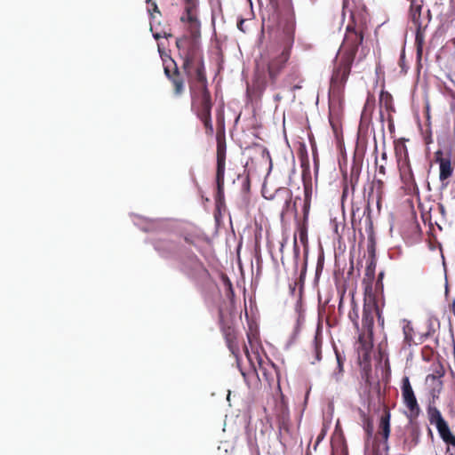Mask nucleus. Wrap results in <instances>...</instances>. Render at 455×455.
Masks as SVG:
<instances>
[{
    "label": "nucleus",
    "instance_id": "nucleus-1",
    "mask_svg": "<svg viewBox=\"0 0 455 455\" xmlns=\"http://www.w3.org/2000/svg\"><path fill=\"white\" fill-rule=\"evenodd\" d=\"M179 56L182 60L181 73L176 61L171 57L163 58L164 73L172 84L175 97H180L186 91L185 76L188 78L189 90L208 86L204 53L200 45L187 36L176 39Z\"/></svg>",
    "mask_w": 455,
    "mask_h": 455
},
{
    "label": "nucleus",
    "instance_id": "nucleus-2",
    "mask_svg": "<svg viewBox=\"0 0 455 455\" xmlns=\"http://www.w3.org/2000/svg\"><path fill=\"white\" fill-rule=\"evenodd\" d=\"M363 41V29L362 27H347L345 37L339 49V58L336 63L330 82V91L333 94H340L347 84L355 59L358 47Z\"/></svg>",
    "mask_w": 455,
    "mask_h": 455
},
{
    "label": "nucleus",
    "instance_id": "nucleus-3",
    "mask_svg": "<svg viewBox=\"0 0 455 455\" xmlns=\"http://www.w3.org/2000/svg\"><path fill=\"white\" fill-rule=\"evenodd\" d=\"M443 370L440 369L427 376V381H432L435 386L432 390L433 400L427 405V413L429 423L435 426L441 439L447 445L446 454L455 455V435L451 433L447 421L443 419L440 410L435 405V400L438 398V395L435 393V391L439 393L442 389L443 382L440 379L443 376Z\"/></svg>",
    "mask_w": 455,
    "mask_h": 455
},
{
    "label": "nucleus",
    "instance_id": "nucleus-4",
    "mask_svg": "<svg viewBox=\"0 0 455 455\" xmlns=\"http://www.w3.org/2000/svg\"><path fill=\"white\" fill-rule=\"evenodd\" d=\"M191 96V110L202 121L205 133L212 136L214 132L212 121V100L208 86L189 90Z\"/></svg>",
    "mask_w": 455,
    "mask_h": 455
},
{
    "label": "nucleus",
    "instance_id": "nucleus-5",
    "mask_svg": "<svg viewBox=\"0 0 455 455\" xmlns=\"http://www.w3.org/2000/svg\"><path fill=\"white\" fill-rule=\"evenodd\" d=\"M295 22L289 20L283 28L285 44L280 54L273 58L267 64V75L271 84H275L282 70L291 56V49L294 42Z\"/></svg>",
    "mask_w": 455,
    "mask_h": 455
},
{
    "label": "nucleus",
    "instance_id": "nucleus-6",
    "mask_svg": "<svg viewBox=\"0 0 455 455\" xmlns=\"http://www.w3.org/2000/svg\"><path fill=\"white\" fill-rule=\"evenodd\" d=\"M278 389L281 391L279 383ZM274 412L277 419L280 436L290 435L291 427L290 411L286 398L282 392H280L279 398L275 401Z\"/></svg>",
    "mask_w": 455,
    "mask_h": 455
},
{
    "label": "nucleus",
    "instance_id": "nucleus-7",
    "mask_svg": "<svg viewBox=\"0 0 455 455\" xmlns=\"http://www.w3.org/2000/svg\"><path fill=\"white\" fill-rule=\"evenodd\" d=\"M368 259L366 262L365 274L363 279L365 295L371 296L372 292V282L375 277L377 265L376 243L373 238H370L367 243Z\"/></svg>",
    "mask_w": 455,
    "mask_h": 455
},
{
    "label": "nucleus",
    "instance_id": "nucleus-8",
    "mask_svg": "<svg viewBox=\"0 0 455 455\" xmlns=\"http://www.w3.org/2000/svg\"><path fill=\"white\" fill-rule=\"evenodd\" d=\"M402 397L403 402L408 409V419H417L421 412L416 395L411 385L409 377L405 376L402 379Z\"/></svg>",
    "mask_w": 455,
    "mask_h": 455
},
{
    "label": "nucleus",
    "instance_id": "nucleus-9",
    "mask_svg": "<svg viewBox=\"0 0 455 455\" xmlns=\"http://www.w3.org/2000/svg\"><path fill=\"white\" fill-rule=\"evenodd\" d=\"M421 429L417 419H409L403 435V451H411L420 443Z\"/></svg>",
    "mask_w": 455,
    "mask_h": 455
},
{
    "label": "nucleus",
    "instance_id": "nucleus-10",
    "mask_svg": "<svg viewBox=\"0 0 455 455\" xmlns=\"http://www.w3.org/2000/svg\"><path fill=\"white\" fill-rule=\"evenodd\" d=\"M216 173L225 174L227 143L224 127L218 128L216 132Z\"/></svg>",
    "mask_w": 455,
    "mask_h": 455
},
{
    "label": "nucleus",
    "instance_id": "nucleus-11",
    "mask_svg": "<svg viewBox=\"0 0 455 455\" xmlns=\"http://www.w3.org/2000/svg\"><path fill=\"white\" fill-rule=\"evenodd\" d=\"M220 324L221 332L224 336L228 349L232 355L237 357L240 352V348L238 344L237 331L235 327L231 322L224 320L220 321Z\"/></svg>",
    "mask_w": 455,
    "mask_h": 455
},
{
    "label": "nucleus",
    "instance_id": "nucleus-12",
    "mask_svg": "<svg viewBox=\"0 0 455 455\" xmlns=\"http://www.w3.org/2000/svg\"><path fill=\"white\" fill-rule=\"evenodd\" d=\"M391 413L387 407L384 408L383 413L380 417L378 431L376 437L379 438L383 442L384 449L388 450L387 441L390 435L391 426H390Z\"/></svg>",
    "mask_w": 455,
    "mask_h": 455
},
{
    "label": "nucleus",
    "instance_id": "nucleus-13",
    "mask_svg": "<svg viewBox=\"0 0 455 455\" xmlns=\"http://www.w3.org/2000/svg\"><path fill=\"white\" fill-rule=\"evenodd\" d=\"M374 315H377L378 318H380V311L376 302H373L371 305L365 302L363 305L362 323L370 336H372Z\"/></svg>",
    "mask_w": 455,
    "mask_h": 455
},
{
    "label": "nucleus",
    "instance_id": "nucleus-14",
    "mask_svg": "<svg viewBox=\"0 0 455 455\" xmlns=\"http://www.w3.org/2000/svg\"><path fill=\"white\" fill-rule=\"evenodd\" d=\"M435 162L439 164L440 172L439 179L443 182L444 187L447 186V182L444 183L453 173V166L449 156L444 157L442 150H437L435 153Z\"/></svg>",
    "mask_w": 455,
    "mask_h": 455
},
{
    "label": "nucleus",
    "instance_id": "nucleus-15",
    "mask_svg": "<svg viewBox=\"0 0 455 455\" xmlns=\"http://www.w3.org/2000/svg\"><path fill=\"white\" fill-rule=\"evenodd\" d=\"M398 168L403 183L408 187L414 185L415 179L411 170V166L410 164L407 152L405 153L403 158L398 159Z\"/></svg>",
    "mask_w": 455,
    "mask_h": 455
},
{
    "label": "nucleus",
    "instance_id": "nucleus-16",
    "mask_svg": "<svg viewBox=\"0 0 455 455\" xmlns=\"http://www.w3.org/2000/svg\"><path fill=\"white\" fill-rule=\"evenodd\" d=\"M258 363L259 370L261 371L264 379L271 385L275 380V377L278 378V370L276 366L269 360L264 362L259 359Z\"/></svg>",
    "mask_w": 455,
    "mask_h": 455
},
{
    "label": "nucleus",
    "instance_id": "nucleus-17",
    "mask_svg": "<svg viewBox=\"0 0 455 455\" xmlns=\"http://www.w3.org/2000/svg\"><path fill=\"white\" fill-rule=\"evenodd\" d=\"M194 11L185 12V15L180 17L181 22H188L189 24V31L191 35L196 37L200 32V21L196 16L193 13Z\"/></svg>",
    "mask_w": 455,
    "mask_h": 455
},
{
    "label": "nucleus",
    "instance_id": "nucleus-18",
    "mask_svg": "<svg viewBox=\"0 0 455 455\" xmlns=\"http://www.w3.org/2000/svg\"><path fill=\"white\" fill-rule=\"evenodd\" d=\"M410 2L409 16L412 23H419L421 18V12L424 4V0H408Z\"/></svg>",
    "mask_w": 455,
    "mask_h": 455
},
{
    "label": "nucleus",
    "instance_id": "nucleus-19",
    "mask_svg": "<svg viewBox=\"0 0 455 455\" xmlns=\"http://www.w3.org/2000/svg\"><path fill=\"white\" fill-rule=\"evenodd\" d=\"M311 198H312V188L309 185H305L304 187V200H303V221L307 223L310 205H311Z\"/></svg>",
    "mask_w": 455,
    "mask_h": 455
},
{
    "label": "nucleus",
    "instance_id": "nucleus-20",
    "mask_svg": "<svg viewBox=\"0 0 455 455\" xmlns=\"http://www.w3.org/2000/svg\"><path fill=\"white\" fill-rule=\"evenodd\" d=\"M403 343L407 347H411L414 344L415 331L412 324L408 320H403Z\"/></svg>",
    "mask_w": 455,
    "mask_h": 455
},
{
    "label": "nucleus",
    "instance_id": "nucleus-21",
    "mask_svg": "<svg viewBox=\"0 0 455 455\" xmlns=\"http://www.w3.org/2000/svg\"><path fill=\"white\" fill-rule=\"evenodd\" d=\"M216 184L217 191L215 195V202L217 206H220L224 204L225 174L216 173Z\"/></svg>",
    "mask_w": 455,
    "mask_h": 455
},
{
    "label": "nucleus",
    "instance_id": "nucleus-22",
    "mask_svg": "<svg viewBox=\"0 0 455 455\" xmlns=\"http://www.w3.org/2000/svg\"><path fill=\"white\" fill-rule=\"evenodd\" d=\"M360 416L363 422V428L365 432L366 440L369 441L373 435V422L372 419L362 410H360Z\"/></svg>",
    "mask_w": 455,
    "mask_h": 455
},
{
    "label": "nucleus",
    "instance_id": "nucleus-23",
    "mask_svg": "<svg viewBox=\"0 0 455 455\" xmlns=\"http://www.w3.org/2000/svg\"><path fill=\"white\" fill-rule=\"evenodd\" d=\"M312 351L315 355V359L312 361V363H315V362H319L322 358V338L316 334L312 341Z\"/></svg>",
    "mask_w": 455,
    "mask_h": 455
},
{
    "label": "nucleus",
    "instance_id": "nucleus-24",
    "mask_svg": "<svg viewBox=\"0 0 455 455\" xmlns=\"http://www.w3.org/2000/svg\"><path fill=\"white\" fill-rule=\"evenodd\" d=\"M379 106L385 108L387 111L393 110V97L388 92L381 91L379 95Z\"/></svg>",
    "mask_w": 455,
    "mask_h": 455
},
{
    "label": "nucleus",
    "instance_id": "nucleus-25",
    "mask_svg": "<svg viewBox=\"0 0 455 455\" xmlns=\"http://www.w3.org/2000/svg\"><path fill=\"white\" fill-rule=\"evenodd\" d=\"M155 247L156 250L161 251L172 252L176 251L177 244L172 240H157L155 243Z\"/></svg>",
    "mask_w": 455,
    "mask_h": 455
},
{
    "label": "nucleus",
    "instance_id": "nucleus-26",
    "mask_svg": "<svg viewBox=\"0 0 455 455\" xmlns=\"http://www.w3.org/2000/svg\"><path fill=\"white\" fill-rule=\"evenodd\" d=\"M416 26L417 31H416V36H415V43L417 44V52L418 55L420 56L422 52V44H423V34L421 32V18L419 20V23H413Z\"/></svg>",
    "mask_w": 455,
    "mask_h": 455
},
{
    "label": "nucleus",
    "instance_id": "nucleus-27",
    "mask_svg": "<svg viewBox=\"0 0 455 455\" xmlns=\"http://www.w3.org/2000/svg\"><path fill=\"white\" fill-rule=\"evenodd\" d=\"M374 108H375V97L373 94L368 93V96H367V99H366V101H365V104L363 107V115H367V114L371 115V113L374 110Z\"/></svg>",
    "mask_w": 455,
    "mask_h": 455
},
{
    "label": "nucleus",
    "instance_id": "nucleus-28",
    "mask_svg": "<svg viewBox=\"0 0 455 455\" xmlns=\"http://www.w3.org/2000/svg\"><path fill=\"white\" fill-rule=\"evenodd\" d=\"M331 455H347V449L344 442L333 443L331 445Z\"/></svg>",
    "mask_w": 455,
    "mask_h": 455
},
{
    "label": "nucleus",
    "instance_id": "nucleus-29",
    "mask_svg": "<svg viewBox=\"0 0 455 455\" xmlns=\"http://www.w3.org/2000/svg\"><path fill=\"white\" fill-rule=\"evenodd\" d=\"M334 351H335V355H336V359H337V369H338V371L334 372V376H335L336 379L338 380L339 379V376L342 374V372L344 371L343 366H344L345 358L336 348Z\"/></svg>",
    "mask_w": 455,
    "mask_h": 455
},
{
    "label": "nucleus",
    "instance_id": "nucleus-30",
    "mask_svg": "<svg viewBox=\"0 0 455 455\" xmlns=\"http://www.w3.org/2000/svg\"><path fill=\"white\" fill-rule=\"evenodd\" d=\"M299 240H300L301 243L306 245L307 243V223H305L304 221L302 224L299 225Z\"/></svg>",
    "mask_w": 455,
    "mask_h": 455
},
{
    "label": "nucleus",
    "instance_id": "nucleus-31",
    "mask_svg": "<svg viewBox=\"0 0 455 455\" xmlns=\"http://www.w3.org/2000/svg\"><path fill=\"white\" fill-rule=\"evenodd\" d=\"M147 3L150 4V8H148V12L152 19H154L153 12H156L160 14L159 8L156 2H152L151 0H147Z\"/></svg>",
    "mask_w": 455,
    "mask_h": 455
},
{
    "label": "nucleus",
    "instance_id": "nucleus-32",
    "mask_svg": "<svg viewBox=\"0 0 455 455\" xmlns=\"http://www.w3.org/2000/svg\"><path fill=\"white\" fill-rule=\"evenodd\" d=\"M348 316L349 318L354 322V324L356 328H358L359 326V323H358V312L357 310H355V308L349 312L348 314Z\"/></svg>",
    "mask_w": 455,
    "mask_h": 455
},
{
    "label": "nucleus",
    "instance_id": "nucleus-33",
    "mask_svg": "<svg viewBox=\"0 0 455 455\" xmlns=\"http://www.w3.org/2000/svg\"><path fill=\"white\" fill-rule=\"evenodd\" d=\"M185 1V12H189L190 11H194L196 8V4L194 0H184Z\"/></svg>",
    "mask_w": 455,
    "mask_h": 455
},
{
    "label": "nucleus",
    "instance_id": "nucleus-34",
    "mask_svg": "<svg viewBox=\"0 0 455 455\" xmlns=\"http://www.w3.org/2000/svg\"><path fill=\"white\" fill-rule=\"evenodd\" d=\"M153 36L155 37V39L158 40L161 37H165V38L172 37V34L165 32V31H164V32H156V33L153 34Z\"/></svg>",
    "mask_w": 455,
    "mask_h": 455
},
{
    "label": "nucleus",
    "instance_id": "nucleus-35",
    "mask_svg": "<svg viewBox=\"0 0 455 455\" xmlns=\"http://www.w3.org/2000/svg\"><path fill=\"white\" fill-rule=\"evenodd\" d=\"M325 435H326V430L324 428H323L317 436L315 445L319 444V443L324 438Z\"/></svg>",
    "mask_w": 455,
    "mask_h": 455
},
{
    "label": "nucleus",
    "instance_id": "nucleus-36",
    "mask_svg": "<svg viewBox=\"0 0 455 455\" xmlns=\"http://www.w3.org/2000/svg\"><path fill=\"white\" fill-rule=\"evenodd\" d=\"M183 239L188 244H191V245L195 244V241H194L193 236L191 235H185L183 236Z\"/></svg>",
    "mask_w": 455,
    "mask_h": 455
},
{
    "label": "nucleus",
    "instance_id": "nucleus-37",
    "mask_svg": "<svg viewBox=\"0 0 455 455\" xmlns=\"http://www.w3.org/2000/svg\"><path fill=\"white\" fill-rule=\"evenodd\" d=\"M298 201H301V198L299 197V196H296L295 199H294V202H293V210H294V212H295L296 216L298 214V211H297V203H298Z\"/></svg>",
    "mask_w": 455,
    "mask_h": 455
},
{
    "label": "nucleus",
    "instance_id": "nucleus-38",
    "mask_svg": "<svg viewBox=\"0 0 455 455\" xmlns=\"http://www.w3.org/2000/svg\"><path fill=\"white\" fill-rule=\"evenodd\" d=\"M244 20H240L237 23V28L238 29H240L241 31L244 32V29H243V23H244Z\"/></svg>",
    "mask_w": 455,
    "mask_h": 455
},
{
    "label": "nucleus",
    "instance_id": "nucleus-39",
    "mask_svg": "<svg viewBox=\"0 0 455 455\" xmlns=\"http://www.w3.org/2000/svg\"><path fill=\"white\" fill-rule=\"evenodd\" d=\"M404 58H405V54H404V52H403L401 56H400V60H399V64H400V66L402 68H403V63H404Z\"/></svg>",
    "mask_w": 455,
    "mask_h": 455
},
{
    "label": "nucleus",
    "instance_id": "nucleus-40",
    "mask_svg": "<svg viewBox=\"0 0 455 455\" xmlns=\"http://www.w3.org/2000/svg\"><path fill=\"white\" fill-rule=\"evenodd\" d=\"M382 290L383 289V283H382V281L380 280H377V283H376V290Z\"/></svg>",
    "mask_w": 455,
    "mask_h": 455
},
{
    "label": "nucleus",
    "instance_id": "nucleus-41",
    "mask_svg": "<svg viewBox=\"0 0 455 455\" xmlns=\"http://www.w3.org/2000/svg\"><path fill=\"white\" fill-rule=\"evenodd\" d=\"M294 251H295L296 254H299V249L298 244H297L296 236H294Z\"/></svg>",
    "mask_w": 455,
    "mask_h": 455
},
{
    "label": "nucleus",
    "instance_id": "nucleus-42",
    "mask_svg": "<svg viewBox=\"0 0 455 455\" xmlns=\"http://www.w3.org/2000/svg\"><path fill=\"white\" fill-rule=\"evenodd\" d=\"M379 172L380 174H383V175H385V174H386V168H385V166H384V165H380V166L379 167Z\"/></svg>",
    "mask_w": 455,
    "mask_h": 455
},
{
    "label": "nucleus",
    "instance_id": "nucleus-43",
    "mask_svg": "<svg viewBox=\"0 0 455 455\" xmlns=\"http://www.w3.org/2000/svg\"><path fill=\"white\" fill-rule=\"evenodd\" d=\"M382 278H383V273H382V272H380V273L379 274L378 280L382 281Z\"/></svg>",
    "mask_w": 455,
    "mask_h": 455
},
{
    "label": "nucleus",
    "instance_id": "nucleus-44",
    "mask_svg": "<svg viewBox=\"0 0 455 455\" xmlns=\"http://www.w3.org/2000/svg\"><path fill=\"white\" fill-rule=\"evenodd\" d=\"M377 183L379 185V188L383 186V181L382 180H378Z\"/></svg>",
    "mask_w": 455,
    "mask_h": 455
},
{
    "label": "nucleus",
    "instance_id": "nucleus-45",
    "mask_svg": "<svg viewBox=\"0 0 455 455\" xmlns=\"http://www.w3.org/2000/svg\"><path fill=\"white\" fill-rule=\"evenodd\" d=\"M244 352H245L246 355L249 357V351L246 347H244Z\"/></svg>",
    "mask_w": 455,
    "mask_h": 455
},
{
    "label": "nucleus",
    "instance_id": "nucleus-46",
    "mask_svg": "<svg viewBox=\"0 0 455 455\" xmlns=\"http://www.w3.org/2000/svg\"><path fill=\"white\" fill-rule=\"evenodd\" d=\"M292 70H293V73H294V74L298 72V68H295V67H293V68H292Z\"/></svg>",
    "mask_w": 455,
    "mask_h": 455
},
{
    "label": "nucleus",
    "instance_id": "nucleus-47",
    "mask_svg": "<svg viewBox=\"0 0 455 455\" xmlns=\"http://www.w3.org/2000/svg\"><path fill=\"white\" fill-rule=\"evenodd\" d=\"M363 335H360L359 336V341L362 342L363 341Z\"/></svg>",
    "mask_w": 455,
    "mask_h": 455
},
{
    "label": "nucleus",
    "instance_id": "nucleus-48",
    "mask_svg": "<svg viewBox=\"0 0 455 455\" xmlns=\"http://www.w3.org/2000/svg\"><path fill=\"white\" fill-rule=\"evenodd\" d=\"M387 157V154L386 153H383L382 154V158L385 159Z\"/></svg>",
    "mask_w": 455,
    "mask_h": 455
},
{
    "label": "nucleus",
    "instance_id": "nucleus-49",
    "mask_svg": "<svg viewBox=\"0 0 455 455\" xmlns=\"http://www.w3.org/2000/svg\"><path fill=\"white\" fill-rule=\"evenodd\" d=\"M428 433L431 436H433L432 430L430 428H428Z\"/></svg>",
    "mask_w": 455,
    "mask_h": 455
},
{
    "label": "nucleus",
    "instance_id": "nucleus-50",
    "mask_svg": "<svg viewBox=\"0 0 455 455\" xmlns=\"http://www.w3.org/2000/svg\"><path fill=\"white\" fill-rule=\"evenodd\" d=\"M379 322H381L383 323L384 320L383 318L380 316V318H378Z\"/></svg>",
    "mask_w": 455,
    "mask_h": 455
},
{
    "label": "nucleus",
    "instance_id": "nucleus-51",
    "mask_svg": "<svg viewBox=\"0 0 455 455\" xmlns=\"http://www.w3.org/2000/svg\"><path fill=\"white\" fill-rule=\"evenodd\" d=\"M248 339H249V342L251 343V336L248 334Z\"/></svg>",
    "mask_w": 455,
    "mask_h": 455
},
{
    "label": "nucleus",
    "instance_id": "nucleus-52",
    "mask_svg": "<svg viewBox=\"0 0 455 455\" xmlns=\"http://www.w3.org/2000/svg\"><path fill=\"white\" fill-rule=\"evenodd\" d=\"M290 200H291V198L289 200H286V204H288L290 203Z\"/></svg>",
    "mask_w": 455,
    "mask_h": 455
},
{
    "label": "nucleus",
    "instance_id": "nucleus-53",
    "mask_svg": "<svg viewBox=\"0 0 455 455\" xmlns=\"http://www.w3.org/2000/svg\"><path fill=\"white\" fill-rule=\"evenodd\" d=\"M229 289L232 290V284L229 283Z\"/></svg>",
    "mask_w": 455,
    "mask_h": 455
},
{
    "label": "nucleus",
    "instance_id": "nucleus-54",
    "mask_svg": "<svg viewBox=\"0 0 455 455\" xmlns=\"http://www.w3.org/2000/svg\"><path fill=\"white\" fill-rule=\"evenodd\" d=\"M453 44L455 45V38L452 40Z\"/></svg>",
    "mask_w": 455,
    "mask_h": 455
}]
</instances>
